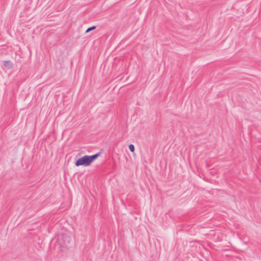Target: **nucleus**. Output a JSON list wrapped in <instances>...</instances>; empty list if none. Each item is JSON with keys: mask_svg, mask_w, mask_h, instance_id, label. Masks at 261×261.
Wrapping results in <instances>:
<instances>
[{"mask_svg": "<svg viewBox=\"0 0 261 261\" xmlns=\"http://www.w3.org/2000/svg\"><path fill=\"white\" fill-rule=\"evenodd\" d=\"M72 241V237L68 234H63L60 236L58 239V243L60 245L61 251L67 250L70 247Z\"/></svg>", "mask_w": 261, "mask_h": 261, "instance_id": "nucleus-1", "label": "nucleus"}, {"mask_svg": "<svg viewBox=\"0 0 261 261\" xmlns=\"http://www.w3.org/2000/svg\"><path fill=\"white\" fill-rule=\"evenodd\" d=\"M98 156V154H96L91 156L85 155L79 159L75 163L76 166H89Z\"/></svg>", "mask_w": 261, "mask_h": 261, "instance_id": "nucleus-2", "label": "nucleus"}, {"mask_svg": "<svg viewBox=\"0 0 261 261\" xmlns=\"http://www.w3.org/2000/svg\"><path fill=\"white\" fill-rule=\"evenodd\" d=\"M4 66L8 69H10L12 67V64L10 61H6L4 62Z\"/></svg>", "mask_w": 261, "mask_h": 261, "instance_id": "nucleus-3", "label": "nucleus"}, {"mask_svg": "<svg viewBox=\"0 0 261 261\" xmlns=\"http://www.w3.org/2000/svg\"><path fill=\"white\" fill-rule=\"evenodd\" d=\"M129 149L131 152H134L135 151V147L134 146L133 144H130L128 146Z\"/></svg>", "mask_w": 261, "mask_h": 261, "instance_id": "nucleus-4", "label": "nucleus"}, {"mask_svg": "<svg viewBox=\"0 0 261 261\" xmlns=\"http://www.w3.org/2000/svg\"><path fill=\"white\" fill-rule=\"evenodd\" d=\"M95 28H96V27H95V26H93V27H91V28H88V29L86 30V33H88V32H90V31H91L94 30H95Z\"/></svg>", "mask_w": 261, "mask_h": 261, "instance_id": "nucleus-5", "label": "nucleus"}]
</instances>
